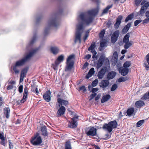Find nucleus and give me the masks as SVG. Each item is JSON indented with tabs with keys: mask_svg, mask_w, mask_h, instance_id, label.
Masks as SVG:
<instances>
[{
	"mask_svg": "<svg viewBox=\"0 0 149 149\" xmlns=\"http://www.w3.org/2000/svg\"><path fill=\"white\" fill-rule=\"evenodd\" d=\"M99 89L97 88H92V89L91 90V92L93 93H95L97 92Z\"/></svg>",
	"mask_w": 149,
	"mask_h": 149,
	"instance_id": "e2e57ef3",
	"label": "nucleus"
},
{
	"mask_svg": "<svg viewBox=\"0 0 149 149\" xmlns=\"http://www.w3.org/2000/svg\"><path fill=\"white\" fill-rule=\"evenodd\" d=\"M111 98V96L109 94H107L103 96L101 100V103H103L107 101Z\"/></svg>",
	"mask_w": 149,
	"mask_h": 149,
	"instance_id": "b1692460",
	"label": "nucleus"
},
{
	"mask_svg": "<svg viewBox=\"0 0 149 149\" xmlns=\"http://www.w3.org/2000/svg\"><path fill=\"white\" fill-rule=\"evenodd\" d=\"M63 11L62 9L60 8L57 14L53 15L52 17L49 19L48 22V25L45 28L44 32V34L45 36L48 34L51 26L57 28L60 26V20L59 16L62 13Z\"/></svg>",
	"mask_w": 149,
	"mask_h": 149,
	"instance_id": "f257e3e1",
	"label": "nucleus"
},
{
	"mask_svg": "<svg viewBox=\"0 0 149 149\" xmlns=\"http://www.w3.org/2000/svg\"><path fill=\"white\" fill-rule=\"evenodd\" d=\"M144 120H142L139 121L136 124V127H140L144 123Z\"/></svg>",
	"mask_w": 149,
	"mask_h": 149,
	"instance_id": "a19ab883",
	"label": "nucleus"
},
{
	"mask_svg": "<svg viewBox=\"0 0 149 149\" xmlns=\"http://www.w3.org/2000/svg\"><path fill=\"white\" fill-rule=\"evenodd\" d=\"M109 84V80L104 79L102 80L100 83V86L102 88H103V90H104V88L108 86Z\"/></svg>",
	"mask_w": 149,
	"mask_h": 149,
	"instance_id": "dca6fc26",
	"label": "nucleus"
},
{
	"mask_svg": "<svg viewBox=\"0 0 149 149\" xmlns=\"http://www.w3.org/2000/svg\"><path fill=\"white\" fill-rule=\"evenodd\" d=\"M93 54V55L92 56V58H95L97 59V56H96V55L97 54V52L95 51H93V52H91Z\"/></svg>",
	"mask_w": 149,
	"mask_h": 149,
	"instance_id": "13d9d810",
	"label": "nucleus"
},
{
	"mask_svg": "<svg viewBox=\"0 0 149 149\" xmlns=\"http://www.w3.org/2000/svg\"><path fill=\"white\" fill-rule=\"evenodd\" d=\"M65 149H72L71 143L70 141L65 142Z\"/></svg>",
	"mask_w": 149,
	"mask_h": 149,
	"instance_id": "f704fd0d",
	"label": "nucleus"
},
{
	"mask_svg": "<svg viewBox=\"0 0 149 149\" xmlns=\"http://www.w3.org/2000/svg\"><path fill=\"white\" fill-rule=\"evenodd\" d=\"M7 143V141L5 139L1 140V141H0V144L2 145H3L4 146H6Z\"/></svg>",
	"mask_w": 149,
	"mask_h": 149,
	"instance_id": "09e8293b",
	"label": "nucleus"
},
{
	"mask_svg": "<svg viewBox=\"0 0 149 149\" xmlns=\"http://www.w3.org/2000/svg\"><path fill=\"white\" fill-rule=\"evenodd\" d=\"M41 135L45 137L48 136V133L47 132V127L45 125L41 126L40 127Z\"/></svg>",
	"mask_w": 149,
	"mask_h": 149,
	"instance_id": "6ab92c4d",
	"label": "nucleus"
},
{
	"mask_svg": "<svg viewBox=\"0 0 149 149\" xmlns=\"http://www.w3.org/2000/svg\"><path fill=\"white\" fill-rule=\"evenodd\" d=\"M57 102L58 103V107L62 106V105L66 106L69 104L68 101L62 99L60 98H58L57 99Z\"/></svg>",
	"mask_w": 149,
	"mask_h": 149,
	"instance_id": "4468645a",
	"label": "nucleus"
},
{
	"mask_svg": "<svg viewBox=\"0 0 149 149\" xmlns=\"http://www.w3.org/2000/svg\"><path fill=\"white\" fill-rule=\"evenodd\" d=\"M130 33H128L125 36L123 39V42L124 43L129 41V38L130 37Z\"/></svg>",
	"mask_w": 149,
	"mask_h": 149,
	"instance_id": "7c9ffc66",
	"label": "nucleus"
},
{
	"mask_svg": "<svg viewBox=\"0 0 149 149\" xmlns=\"http://www.w3.org/2000/svg\"><path fill=\"white\" fill-rule=\"evenodd\" d=\"M104 64L106 65H109V59L107 58L104 59Z\"/></svg>",
	"mask_w": 149,
	"mask_h": 149,
	"instance_id": "6e6d98bb",
	"label": "nucleus"
},
{
	"mask_svg": "<svg viewBox=\"0 0 149 149\" xmlns=\"http://www.w3.org/2000/svg\"><path fill=\"white\" fill-rule=\"evenodd\" d=\"M118 85L116 84H115L112 85L111 90V91H115L118 88Z\"/></svg>",
	"mask_w": 149,
	"mask_h": 149,
	"instance_id": "37998d69",
	"label": "nucleus"
},
{
	"mask_svg": "<svg viewBox=\"0 0 149 149\" xmlns=\"http://www.w3.org/2000/svg\"><path fill=\"white\" fill-rule=\"evenodd\" d=\"M60 107L56 113V116L58 117L63 115L66 110L65 107L63 106H61Z\"/></svg>",
	"mask_w": 149,
	"mask_h": 149,
	"instance_id": "ddd939ff",
	"label": "nucleus"
},
{
	"mask_svg": "<svg viewBox=\"0 0 149 149\" xmlns=\"http://www.w3.org/2000/svg\"><path fill=\"white\" fill-rule=\"evenodd\" d=\"M38 49H35L30 52L24 58L17 61L15 65L13 66V69L15 74L19 73V71L17 69V67H21L25 63L29 60L31 57L38 51Z\"/></svg>",
	"mask_w": 149,
	"mask_h": 149,
	"instance_id": "f03ea898",
	"label": "nucleus"
},
{
	"mask_svg": "<svg viewBox=\"0 0 149 149\" xmlns=\"http://www.w3.org/2000/svg\"><path fill=\"white\" fill-rule=\"evenodd\" d=\"M123 16L121 15L118 16L116 19V22L114 25L115 28L117 29L119 27V25L121 22V20L123 19Z\"/></svg>",
	"mask_w": 149,
	"mask_h": 149,
	"instance_id": "a211bd4d",
	"label": "nucleus"
},
{
	"mask_svg": "<svg viewBox=\"0 0 149 149\" xmlns=\"http://www.w3.org/2000/svg\"><path fill=\"white\" fill-rule=\"evenodd\" d=\"M113 6V4H111L110 5H108L103 10L102 12V14H104L107 13H108V10L111 8Z\"/></svg>",
	"mask_w": 149,
	"mask_h": 149,
	"instance_id": "c9c22d12",
	"label": "nucleus"
},
{
	"mask_svg": "<svg viewBox=\"0 0 149 149\" xmlns=\"http://www.w3.org/2000/svg\"><path fill=\"white\" fill-rule=\"evenodd\" d=\"M30 142L33 146H41L43 144H42V139L40 134L38 132H37L33 136L31 137Z\"/></svg>",
	"mask_w": 149,
	"mask_h": 149,
	"instance_id": "20e7f679",
	"label": "nucleus"
},
{
	"mask_svg": "<svg viewBox=\"0 0 149 149\" xmlns=\"http://www.w3.org/2000/svg\"><path fill=\"white\" fill-rule=\"evenodd\" d=\"M125 44L124 46V48L125 49H127L130 47H131L133 44V42L132 41L128 42H125Z\"/></svg>",
	"mask_w": 149,
	"mask_h": 149,
	"instance_id": "cd10ccee",
	"label": "nucleus"
},
{
	"mask_svg": "<svg viewBox=\"0 0 149 149\" xmlns=\"http://www.w3.org/2000/svg\"><path fill=\"white\" fill-rule=\"evenodd\" d=\"M74 56V55H71L69 56L67 59L66 62L68 63L71 60L73 59Z\"/></svg>",
	"mask_w": 149,
	"mask_h": 149,
	"instance_id": "49530a36",
	"label": "nucleus"
},
{
	"mask_svg": "<svg viewBox=\"0 0 149 149\" xmlns=\"http://www.w3.org/2000/svg\"><path fill=\"white\" fill-rule=\"evenodd\" d=\"M99 11V8L98 7L93 9L91 10H90L87 12L88 13L91 15H96L97 14Z\"/></svg>",
	"mask_w": 149,
	"mask_h": 149,
	"instance_id": "4be33fe9",
	"label": "nucleus"
},
{
	"mask_svg": "<svg viewBox=\"0 0 149 149\" xmlns=\"http://www.w3.org/2000/svg\"><path fill=\"white\" fill-rule=\"evenodd\" d=\"M108 71V69L107 66L103 67L101 70L98 72L97 76L99 79L103 78L106 72Z\"/></svg>",
	"mask_w": 149,
	"mask_h": 149,
	"instance_id": "1a4fd4ad",
	"label": "nucleus"
},
{
	"mask_svg": "<svg viewBox=\"0 0 149 149\" xmlns=\"http://www.w3.org/2000/svg\"><path fill=\"white\" fill-rule=\"evenodd\" d=\"M131 23H128L125 26L124 28L122 30V33L123 34L126 33L129 30L131 27Z\"/></svg>",
	"mask_w": 149,
	"mask_h": 149,
	"instance_id": "5701e85b",
	"label": "nucleus"
},
{
	"mask_svg": "<svg viewBox=\"0 0 149 149\" xmlns=\"http://www.w3.org/2000/svg\"><path fill=\"white\" fill-rule=\"evenodd\" d=\"M37 39L36 34H34L33 37L29 43V45L31 46L35 42Z\"/></svg>",
	"mask_w": 149,
	"mask_h": 149,
	"instance_id": "473e14b6",
	"label": "nucleus"
},
{
	"mask_svg": "<svg viewBox=\"0 0 149 149\" xmlns=\"http://www.w3.org/2000/svg\"><path fill=\"white\" fill-rule=\"evenodd\" d=\"M83 25L82 23L79 24L77 25L74 39L75 43L78 42L79 43H81V37L83 32Z\"/></svg>",
	"mask_w": 149,
	"mask_h": 149,
	"instance_id": "7ed1b4c3",
	"label": "nucleus"
},
{
	"mask_svg": "<svg viewBox=\"0 0 149 149\" xmlns=\"http://www.w3.org/2000/svg\"><path fill=\"white\" fill-rule=\"evenodd\" d=\"M118 71L121 75L125 76L128 73L129 69L127 68H123V67H120L118 69Z\"/></svg>",
	"mask_w": 149,
	"mask_h": 149,
	"instance_id": "f3484780",
	"label": "nucleus"
},
{
	"mask_svg": "<svg viewBox=\"0 0 149 149\" xmlns=\"http://www.w3.org/2000/svg\"><path fill=\"white\" fill-rule=\"evenodd\" d=\"M79 90H82L84 92L86 91V88L84 86H82L79 88Z\"/></svg>",
	"mask_w": 149,
	"mask_h": 149,
	"instance_id": "052dcab7",
	"label": "nucleus"
},
{
	"mask_svg": "<svg viewBox=\"0 0 149 149\" xmlns=\"http://www.w3.org/2000/svg\"><path fill=\"white\" fill-rule=\"evenodd\" d=\"M113 57L114 58L113 60L114 61V63L116 64L117 62L118 57V54L116 51H115L114 52Z\"/></svg>",
	"mask_w": 149,
	"mask_h": 149,
	"instance_id": "e433bc0d",
	"label": "nucleus"
},
{
	"mask_svg": "<svg viewBox=\"0 0 149 149\" xmlns=\"http://www.w3.org/2000/svg\"><path fill=\"white\" fill-rule=\"evenodd\" d=\"M10 109L9 107L5 108L4 109V114L7 118L9 117Z\"/></svg>",
	"mask_w": 149,
	"mask_h": 149,
	"instance_id": "bb28decb",
	"label": "nucleus"
},
{
	"mask_svg": "<svg viewBox=\"0 0 149 149\" xmlns=\"http://www.w3.org/2000/svg\"><path fill=\"white\" fill-rule=\"evenodd\" d=\"M127 77H121L118 79V81L119 82H121L123 81H125L127 80Z\"/></svg>",
	"mask_w": 149,
	"mask_h": 149,
	"instance_id": "c03bdc74",
	"label": "nucleus"
},
{
	"mask_svg": "<svg viewBox=\"0 0 149 149\" xmlns=\"http://www.w3.org/2000/svg\"><path fill=\"white\" fill-rule=\"evenodd\" d=\"M64 59V56L62 54L58 56L55 61V64L53 65V68L54 70H55V67L57 66L59 64L63 62Z\"/></svg>",
	"mask_w": 149,
	"mask_h": 149,
	"instance_id": "9b49d317",
	"label": "nucleus"
},
{
	"mask_svg": "<svg viewBox=\"0 0 149 149\" xmlns=\"http://www.w3.org/2000/svg\"><path fill=\"white\" fill-rule=\"evenodd\" d=\"M105 136H106V137L104 138H103V139L104 140H107L111 138V135L107 134L105 135Z\"/></svg>",
	"mask_w": 149,
	"mask_h": 149,
	"instance_id": "bf43d9fd",
	"label": "nucleus"
},
{
	"mask_svg": "<svg viewBox=\"0 0 149 149\" xmlns=\"http://www.w3.org/2000/svg\"><path fill=\"white\" fill-rule=\"evenodd\" d=\"M98 82V80L97 79H95L94 81H93L92 84L91 85L93 87L96 86Z\"/></svg>",
	"mask_w": 149,
	"mask_h": 149,
	"instance_id": "a18cd8bd",
	"label": "nucleus"
},
{
	"mask_svg": "<svg viewBox=\"0 0 149 149\" xmlns=\"http://www.w3.org/2000/svg\"><path fill=\"white\" fill-rule=\"evenodd\" d=\"M147 9V8H145V7L144 6V5L143 6L141 7L140 11V14L142 15L145 12V10Z\"/></svg>",
	"mask_w": 149,
	"mask_h": 149,
	"instance_id": "de8ad7c7",
	"label": "nucleus"
},
{
	"mask_svg": "<svg viewBox=\"0 0 149 149\" xmlns=\"http://www.w3.org/2000/svg\"><path fill=\"white\" fill-rule=\"evenodd\" d=\"M131 63L130 61H126L123 64V67L125 68H127L130 66Z\"/></svg>",
	"mask_w": 149,
	"mask_h": 149,
	"instance_id": "ea45409f",
	"label": "nucleus"
},
{
	"mask_svg": "<svg viewBox=\"0 0 149 149\" xmlns=\"http://www.w3.org/2000/svg\"><path fill=\"white\" fill-rule=\"evenodd\" d=\"M149 96H148V95H147V93H146L141 98V99L143 100H146V99H147L148 97Z\"/></svg>",
	"mask_w": 149,
	"mask_h": 149,
	"instance_id": "603ef678",
	"label": "nucleus"
},
{
	"mask_svg": "<svg viewBox=\"0 0 149 149\" xmlns=\"http://www.w3.org/2000/svg\"><path fill=\"white\" fill-rule=\"evenodd\" d=\"M23 86L21 85L18 87V91L20 93H22L23 92Z\"/></svg>",
	"mask_w": 149,
	"mask_h": 149,
	"instance_id": "864d4df0",
	"label": "nucleus"
},
{
	"mask_svg": "<svg viewBox=\"0 0 149 149\" xmlns=\"http://www.w3.org/2000/svg\"><path fill=\"white\" fill-rule=\"evenodd\" d=\"M96 47V45L95 43L94 42H93L91 44L90 46L88 48V51L91 50V52H93V51H95V50L94 49Z\"/></svg>",
	"mask_w": 149,
	"mask_h": 149,
	"instance_id": "72a5a7b5",
	"label": "nucleus"
},
{
	"mask_svg": "<svg viewBox=\"0 0 149 149\" xmlns=\"http://www.w3.org/2000/svg\"><path fill=\"white\" fill-rule=\"evenodd\" d=\"M89 72L93 75L95 72L94 69L93 68H91L89 70Z\"/></svg>",
	"mask_w": 149,
	"mask_h": 149,
	"instance_id": "69168bd1",
	"label": "nucleus"
},
{
	"mask_svg": "<svg viewBox=\"0 0 149 149\" xmlns=\"http://www.w3.org/2000/svg\"><path fill=\"white\" fill-rule=\"evenodd\" d=\"M90 30V29L88 30L85 32V35L84 36L83 38V40L84 41H86V40L87 39V38L88 37Z\"/></svg>",
	"mask_w": 149,
	"mask_h": 149,
	"instance_id": "58836bf2",
	"label": "nucleus"
},
{
	"mask_svg": "<svg viewBox=\"0 0 149 149\" xmlns=\"http://www.w3.org/2000/svg\"><path fill=\"white\" fill-rule=\"evenodd\" d=\"M28 93V87L27 86H25L24 88L23 94V97L24 99H26Z\"/></svg>",
	"mask_w": 149,
	"mask_h": 149,
	"instance_id": "c756f323",
	"label": "nucleus"
},
{
	"mask_svg": "<svg viewBox=\"0 0 149 149\" xmlns=\"http://www.w3.org/2000/svg\"><path fill=\"white\" fill-rule=\"evenodd\" d=\"M96 93H94L91 94L90 96L89 101L92 100L96 95Z\"/></svg>",
	"mask_w": 149,
	"mask_h": 149,
	"instance_id": "5fc2aeb1",
	"label": "nucleus"
},
{
	"mask_svg": "<svg viewBox=\"0 0 149 149\" xmlns=\"http://www.w3.org/2000/svg\"><path fill=\"white\" fill-rule=\"evenodd\" d=\"M134 111V109L133 108H130L128 109L126 111L127 115L129 116H132V114Z\"/></svg>",
	"mask_w": 149,
	"mask_h": 149,
	"instance_id": "c85d7f7f",
	"label": "nucleus"
},
{
	"mask_svg": "<svg viewBox=\"0 0 149 149\" xmlns=\"http://www.w3.org/2000/svg\"><path fill=\"white\" fill-rule=\"evenodd\" d=\"M8 142L10 149H14L13 148V146L10 140H9Z\"/></svg>",
	"mask_w": 149,
	"mask_h": 149,
	"instance_id": "680f3d73",
	"label": "nucleus"
},
{
	"mask_svg": "<svg viewBox=\"0 0 149 149\" xmlns=\"http://www.w3.org/2000/svg\"><path fill=\"white\" fill-rule=\"evenodd\" d=\"M105 32V30L104 29L102 30L99 34V37L100 38H103L104 36Z\"/></svg>",
	"mask_w": 149,
	"mask_h": 149,
	"instance_id": "79ce46f5",
	"label": "nucleus"
},
{
	"mask_svg": "<svg viewBox=\"0 0 149 149\" xmlns=\"http://www.w3.org/2000/svg\"><path fill=\"white\" fill-rule=\"evenodd\" d=\"M119 31L118 30L114 31L111 37V41L112 43L114 44L117 41L119 36Z\"/></svg>",
	"mask_w": 149,
	"mask_h": 149,
	"instance_id": "9d476101",
	"label": "nucleus"
},
{
	"mask_svg": "<svg viewBox=\"0 0 149 149\" xmlns=\"http://www.w3.org/2000/svg\"><path fill=\"white\" fill-rule=\"evenodd\" d=\"M105 56L104 54L101 55L98 60L97 65V69L100 68L102 65L104 61Z\"/></svg>",
	"mask_w": 149,
	"mask_h": 149,
	"instance_id": "f8f14e48",
	"label": "nucleus"
},
{
	"mask_svg": "<svg viewBox=\"0 0 149 149\" xmlns=\"http://www.w3.org/2000/svg\"><path fill=\"white\" fill-rule=\"evenodd\" d=\"M143 66L145 68L146 70H149V66L146 63H143Z\"/></svg>",
	"mask_w": 149,
	"mask_h": 149,
	"instance_id": "774afa93",
	"label": "nucleus"
},
{
	"mask_svg": "<svg viewBox=\"0 0 149 149\" xmlns=\"http://www.w3.org/2000/svg\"><path fill=\"white\" fill-rule=\"evenodd\" d=\"M97 129L95 128L90 127L86 128L85 132L88 136H96V137L99 139V137L97 134Z\"/></svg>",
	"mask_w": 149,
	"mask_h": 149,
	"instance_id": "423d86ee",
	"label": "nucleus"
},
{
	"mask_svg": "<svg viewBox=\"0 0 149 149\" xmlns=\"http://www.w3.org/2000/svg\"><path fill=\"white\" fill-rule=\"evenodd\" d=\"M51 92L50 91H47L45 93L43 96V98L47 102H49L51 100L50 97Z\"/></svg>",
	"mask_w": 149,
	"mask_h": 149,
	"instance_id": "2eb2a0df",
	"label": "nucleus"
},
{
	"mask_svg": "<svg viewBox=\"0 0 149 149\" xmlns=\"http://www.w3.org/2000/svg\"><path fill=\"white\" fill-rule=\"evenodd\" d=\"M66 64L67 65L65 67V71H67L71 70L73 66L74 62L72 61L68 63L66 62Z\"/></svg>",
	"mask_w": 149,
	"mask_h": 149,
	"instance_id": "393cba45",
	"label": "nucleus"
},
{
	"mask_svg": "<svg viewBox=\"0 0 149 149\" xmlns=\"http://www.w3.org/2000/svg\"><path fill=\"white\" fill-rule=\"evenodd\" d=\"M134 14L133 13H132L128 15L126 18L125 20V22H126L129 20H131L134 17Z\"/></svg>",
	"mask_w": 149,
	"mask_h": 149,
	"instance_id": "4c0bfd02",
	"label": "nucleus"
},
{
	"mask_svg": "<svg viewBox=\"0 0 149 149\" xmlns=\"http://www.w3.org/2000/svg\"><path fill=\"white\" fill-rule=\"evenodd\" d=\"M142 22L141 20H136L135 21L134 23V26H137L139 24Z\"/></svg>",
	"mask_w": 149,
	"mask_h": 149,
	"instance_id": "3c124183",
	"label": "nucleus"
},
{
	"mask_svg": "<svg viewBox=\"0 0 149 149\" xmlns=\"http://www.w3.org/2000/svg\"><path fill=\"white\" fill-rule=\"evenodd\" d=\"M106 42L105 41H102L100 43V47L103 48L106 45Z\"/></svg>",
	"mask_w": 149,
	"mask_h": 149,
	"instance_id": "4d7b16f0",
	"label": "nucleus"
},
{
	"mask_svg": "<svg viewBox=\"0 0 149 149\" xmlns=\"http://www.w3.org/2000/svg\"><path fill=\"white\" fill-rule=\"evenodd\" d=\"M78 119L77 116H74L71 118L68 122V127L71 128L75 129L77 128L78 125L77 121Z\"/></svg>",
	"mask_w": 149,
	"mask_h": 149,
	"instance_id": "6e6552de",
	"label": "nucleus"
},
{
	"mask_svg": "<svg viewBox=\"0 0 149 149\" xmlns=\"http://www.w3.org/2000/svg\"><path fill=\"white\" fill-rule=\"evenodd\" d=\"M79 17L83 22L86 23L87 24H89L91 23L93 20V18L91 16H88L84 13H81L79 16Z\"/></svg>",
	"mask_w": 149,
	"mask_h": 149,
	"instance_id": "0eeeda50",
	"label": "nucleus"
},
{
	"mask_svg": "<svg viewBox=\"0 0 149 149\" xmlns=\"http://www.w3.org/2000/svg\"><path fill=\"white\" fill-rule=\"evenodd\" d=\"M149 22V18H147L146 19L144 20H143V24H145L147 23L148 22Z\"/></svg>",
	"mask_w": 149,
	"mask_h": 149,
	"instance_id": "338daca9",
	"label": "nucleus"
},
{
	"mask_svg": "<svg viewBox=\"0 0 149 149\" xmlns=\"http://www.w3.org/2000/svg\"><path fill=\"white\" fill-rule=\"evenodd\" d=\"M117 122L116 120L111 121L108 124L103 125L102 128L104 130H107L109 133L111 132L113 128H116L117 126Z\"/></svg>",
	"mask_w": 149,
	"mask_h": 149,
	"instance_id": "39448f33",
	"label": "nucleus"
},
{
	"mask_svg": "<svg viewBox=\"0 0 149 149\" xmlns=\"http://www.w3.org/2000/svg\"><path fill=\"white\" fill-rule=\"evenodd\" d=\"M116 75V73L114 71H111L109 72L107 76V78L108 80L112 79L115 77Z\"/></svg>",
	"mask_w": 149,
	"mask_h": 149,
	"instance_id": "aec40b11",
	"label": "nucleus"
},
{
	"mask_svg": "<svg viewBox=\"0 0 149 149\" xmlns=\"http://www.w3.org/2000/svg\"><path fill=\"white\" fill-rule=\"evenodd\" d=\"M42 18V16L41 15H40L36 18V25L38 24L39 23Z\"/></svg>",
	"mask_w": 149,
	"mask_h": 149,
	"instance_id": "8fccbe9b",
	"label": "nucleus"
},
{
	"mask_svg": "<svg viewBox=\"0 0 149 149\" xmlns=\"http://www.w3.org/2000/svg\"><path fill=\"white\" fill-rule=\"evenodd\" d=\"M51 52L54 55H56L59 52L58 48L56 46H52L50 48Z\"/></svg>",
	"mask_w": 149,
	"mask_h": 149,
	"instance_id": "412c9836",
	"label": "nucleus"
},
{
	"mask_svg": "<svg viewBox=\"0 0 149 149\" xmlns=\"http://www.w3.org/2000/svg\"><path fill=\"white\" fill-rule=\"evenodd\" d=\"M28 69V67H25L21 71L20 75L25 77V75L27 72Z\"/></svg>",
	"mask_w": 149,
	"mask_h": 149,
	"instance_id": "2f4dec72",
	"label": "nucleus"
},
{
	"mask_svg": "<svg viewBox=\"0 0 149 149\" xmlns=\"http://www.w3.org/2000/svg\"><path fill=\"white\" fill-rule=\"evenodd\" d=\"M111 24V21L110 19H109L108 20L106 24L107 27H108V28L110 27V26Z\"/></svg>",
	"mask_w": 149,
	"mask_h": 149,
	"instance_id": "0e129e2a",
	"label": "nucleus"
},
{
	"mask_svg": "<svg viewBox=\"0 0 149 149\" xmlns=\"http://www.w3.org/2000/svg\"><path fill=\"white\" fill-rule=\"evenodd\" d=\"M145 104L142 100H139L137 101L135 103V105L137 108L141 107L144 106Z\"/></svg>",
	"mask_w": 149,
	"mask_h": 149,
	"instance_id": "a878e982",
	"label": "nucleus"
}]
</instances>
